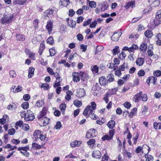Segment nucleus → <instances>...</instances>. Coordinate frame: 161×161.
I'll return each mask as SVG.
<instances>
[{
	"instance_id": "nucleus-58",
	"label": "nucleus",
	"mask_w": 161,
	"mask_h": 161,
	"mask_svg": "<svg viewBox=\"0 0 161 161\" xmlns=\"http://www.w3.org/2000/svg\"><path fill=\"white\" fill-rule=\"evenodd\" d=\"M49 85L47 83H45L42 84L41 85V87L43 88L44 89L47 90L49 88Z\"/></svg>"
},
{
	"instance_id": "nucleus-2",
	"label": "nucleus",
	"mask_w": 161,
	"mask_h": 161,
	"mask_svg": "<svg viewBox=\"0 0 161 161\" xmlns=\"http://www.w3.org/2000/svg\"><path fill=\"white\" fill-rule=\"evenodd\" d=\"M29 147L28 146L25 147H21L18 148V150L20 151V152L24 156L26 157H29L30 153L27 152V150H29Z\"/></svg>"
},
{
	"instance_id": "nucleus-50",
	"label": "nucleus",
	"mask_w": 161,
	"mask_h": 161,
	"mask_svg": "<svg viewBox=\"0 0 161 161\" xmlns=\"http://www.w3.org/2000/svg\"><path fill=\"white\" fill-rule=\"evenodd\" d=\"M59 108L62 111L64 112L66 108V105L65 103H62L60 106Z\"/></svg>"
},
{
	"instance_id": "nucleus-24",
	"label": "nucleus",
	"mask_w": 161,
	"mask_h": 161,
	"mask_svg": "<svg viewBox=\"0 0 161 161\" xmlns=\"http://www.w3.org/2000/svg\"><path fill=\"white\" fill-rule=\"evenodd\" d=\"M17 106L14 103H12L8 105L7 108L8 109L10 110H14L16 108Z\"/></svg>"
},
{
	"instance_id": "nucleus-3",
	"label": "nucleus",
	"mask_w": 161,
	"mask_h": 161,
	"mask_svg": "<svg viewBox=\"0 0 161 161\" xmlns=\"http://www.w3.org/2000/svg\"><path fill=\"white\" fill-rule=\"evenodd\" d=\"M34 118L32 112L30 110H27V113L25 115V119L26 121L32 120Z\"/></svg>"
},
{
	"instance_id": "nucleus-33",
	"label": "nucleus",
	"mask_w": 161,
	"mask_h": 161,
	"mask_svg": "<svg viewBox=\"0 0 161 161\" xmlns=\"http://www.w3.org/2000/svg\"><path fill=\"white\" fill-rule=\"evenodd\" d=\"M147 48V45L146 43H143L140 47V49L142 51H145Z\"/></svg>"
},
{
	"instance_id": "nucleus-11",
	"label": "nucleus",
	"mask_w": 161,
	"mask_h": 161,
	"mask_svg": "<svg viewBox=\"0 0 161 161\" xmlns=\"http://www.w3.org/2000/svg\"><path fill=\"white\" fill-rule=\"evenodd\" d=\"M157 79V78L154 76H150L149 77L147 81V82L148 85L150 82H152L153 84H154L156 81Z\"/></svg>"
},
{
	"instance_id": "nucleus-54",
	"label": "nucleus",
	"mask_w": 161,
	"mask_h": 161,
	"mask_svg": "<svg viewBox=\"0 0 161 161\" xmlns=\"http://www.w3.org/2000/svg\"><path fill=\"white\" fill-rule=\"evenodd\" d=\"M53 13V11L51 9H49L46 10L45 12V14L47 15L52 14Z\"/></svg>"
},
{
	"instance_id": "nucleus-4",
	"label": "nucleus",
	"mask_w": 161,
	"mask_h": 161,
	"mask_svg": "<svg viewBox=\"0 0 161 161\" xmlns=\"http://www.w3.org/2000/svg\"><path fill=\"white\" fill-rule=\"evenodd\" d=\"M47 108L46 107H43L42 110L40 112L39 114L37 116V118L39 119H41L43 116H45L47 112Z\"/></svg>"
},
{
	"instance_id": "nucleus-29",
	"label": "nucleus",
	"mask_w": 161,
	"mask_h": 161,
	"mask_svg": "<svg viewBox=\"0 0 161 161\" xmlns=\"http://www.w3.org/2000/svg\"><path fill=\"white\" fill-rule=\"evenodd\" d=\"M41 131L39 130H36L35 131L34 133L33 136L36 139L39 138L40 135L41 134Z\"/></svg>"
},
{
	"instance_id": "nucleus-21",
	"label": "nucleus",
	"mask_w": 161,
	"mask_h": 161,
	"mask_svg": "<svg viewBox=\"0 0 161 161\" xmlns=\"http://www.w3.org/2000/svg\"><path fill=\"white\" fill-rule=\"evenodd\" d=\"M69 3V0H60L59 4L64 7L67 6Z\"/></svg>"
},
{
	"instance_id": "nucleus-41",
	"label": "nucleus",
	"mask_w": 161,
	"mask_h": 161,
	"mask_svg": "<svg viewBox=\"0 0 161 161\" xmlns=\"http://www.w3.org/2000/svg\"><path fill=\"white\" fill-rule=\"evenodd\" d=\"M49 52L50 55L51 56H53L56 54V51L55 48L53 47L52 48L49 50Z\"/></svg>"
},
{
	"instance_id": "nucleus-56",
	"label": "nucleus",
	"mask_w": 161,
	"mask_h": 161,
	"mask_svg": "<svg viewBox=\"0 0 161 161\" xmlns=\"http://www.w3.org/2000/svg\"><path fill=\"white\" fill-rule=\"evenodd\" d=\"M153 74L155 76H159L161 75V71L159 70H157L154 71Z\"/></svg>"
},
{
	"instance_id": "nucleus-16",
	"label": "nucleus",
	"mask_w": 161,
	"mask_h": 161,
	"mask_svg": "<svg viewBox=\"0 0 161 161\" xmlns=\"http://www.w3.org/2000/svg\"><path fill=\"white\" fill-rule=\"evenodd\" d=\"M73 76V80L74 81L78 82L79 81L80 79L79 77V74L76 73H73L72 74Z\"/></svg>"
},
{
	"instance_id": "nucleus-39",
	"label": "nucleus",
	"mask_w": 161,
	"mask_h": 161,
	"mask_svg": "<svg viewBox=\"0 0 161 161\" xmlns=\"http://www.w3.org/2000/svg\"><path fill=\"white\" fill-rule=\"evenodd\" d=\"M44 103V102L42 100H38L36 103V106L38 108L42 106Z\"/></svg>"
},
{
	"instance_id": "nucleus-7",
	"label": "nucleus",
	"mask_w": 161,
	"mask_h": 161,
	"mask_svg": "<svg viewBox=\"0 0 161 161\" xmlns=\"http://www.w3.org/2000/svg\"><path fill=\"white\" fill-rule=\"evenodd\" d=\"M53 27V23L50 20L47 21L46 25V28L48 32L50 33L52 31V29Z\"/></svg>"
},
{
	"instance_id": "nucleus-15",
	"label": "nucleus",
	"mask_w": 161,
	"mask_h": 161,
	"mask_svg": "<svg viewBox=\"0 0 161 161\" xmlns=\"http://www.w3.org/2000/svg\"><path fill=\"white\" fill-rule=\"evenodd\" d=\"M99 83L101 86H104L107 84L106 80L104 77H100L99 79Z\"/></svg>"
},
{
	"instance_id": "nucleus-17",
	"label": "nucleus",
	"mask_w": 161,
	"mask_h": 161,
	"mask_svg": "<svg viewBox=\"0 0 161 161\" xmlns=\"http://www.w3.org/2000/svg\"><path fill=\"white\" fill-rule=\"evenodd\" d=\"M41 119L43 126L46 125L50 122V119L46 117L42 118Z\"/></svg>"
},
{
	"instance_id": "nucleus-49",
	"label": "nucleus",
	"mask_w": 161,
	"mask_h": 161,
	"mask_svg": "<svg viewBox=\"0 0 161 161\" xmlns=\"http://www.w3.org/2000/svg\"><path fill=\"white\" fill-rule=\"evenodd\" d=\"M126 56V54L124 52H122L119 55V57L121 59H123Z\"/></svg>"
},
{
	"instance_id": "nucleus-60",
	"label": "nucleus",
	"mask_w": 161,
	"mask_h": 161,
	"mask_svg": "<svg viewBox=\"0 0 161 161\" xmlns=\"http://www.w3.org/2000/svg\"><path fill=\"white\" fill-rule=\"evenodd\" d=\"M124 106L127 108H129L130 107L131 105L128 102H126L124 103Z\"/></svg>"
},
{
	"instance_id": "nucleus-37",
	"label": "nucleus",
	"mask_w": 161,
	"mask_h": 161,
	"mask_svg": "<svg viewBox=\"0 0 161 161\" xmlns=\"http://www.w3.org/2000/svg\"><path fill=\"white\" fill-rule=\"evenodd\" d=\"M16 39L17 40L24 41L25 40V37L20 34L16 36Z\"/></svg>"
},
{
	"instance_id": "nucleus-42",
	"label": "nucleus",
	"mask_w": 161,
	"mask_h": 161,
	"mask_svg": "<svg viewBox=\"0 0 161 161\" xmlns=\"http://www.w3.org/2000/svg\"><path fill=\"white\" fill-rule=\"evenodd\" d=\"M137 111V109L136 108H134L131 112L130 113V114H131V115L130 114V116L131 117H132L134 115H136V111Z\"/></svg>"
},
{
	"instance_id": "nucleus-14",
	"label": "nucleus",
	"mask_w": 161,
	"mask_h": 161,
	"mask_svg": "<svg viewBox=\"0 0 161 161\" xmlns=\"http://www.w3.org/2000/svg\"><path fill=\"white\" fill-rule=\"evenodd\" d=\"M44 144L40 145L36 142H34L32 144V148L34 149H40L43 147Z\"/></svg>"
},
{
	"instance_id": "nucleus-55",
	"label": "nucleus",
	"mask_w": 161,
	"mask_h": 161,
	"mask_svg": "<svg viewBox=\"0 0 161 161\" xmlns=\"http://www.w3.org/2000/svg\"><path fill=\"white\" fill-rule=\"evenodd\" d=\"M156 17L157 19H160L161 18V9L158 10L156 13Z\"/></svg>"
},
{
	"instance_id": "nucleus-1",
	"label": "nucleus",
	"mask_w": 161,
	"mask_h": 161,
	"mask_svg": "<svg viewBox=\"0 0 161 161\" xmlns=\"http://www.w3.org/2000/svg\"><path fill=\"white\" fill-rule=\"evenodd\" d=\"M14 16L12 14H4L1 18V22L3 24L6 25L12 22Z\"/></svg>"
},
{
	"instance_id": "nucleus-32",
	"label": "nucleus",
	"mask_w": 161,
	"mask_h": 161,
	"mask_svg": "<svg viewBox=\"0 0 161 161\" xmlns=\"http://www.w3.org/2000/svg\"><path fill=\"white\" fill-rule=\"evenodd\" d=\"M74 104L77 107H80L82 104L81 101L78 100H75L74 101Z\"/></svg>"
},
{
	"instance_id": "nucleus-5",
	"label": "nucleus",
	"mask_w": 161,
	"mask_h": 161,
	"mask_svg": "<svg viewBox=\"0 0 161 161\" xmlns=\"http://www.w3.org/2000/svg\"><path fill=\"white\" fill-rule=\"evenodd\" d=\"M142 93V92H140L135 96L133 98V100L136 103L138 102L140 100H141Z\"/></svg>"
},
{
	"instance_id": "nucleus-31",
	"label": "nucleus",
	"mask_w": 161,
	"mask_h": 161,
	"mask_svg": "<svg viewBox=\"0 0 161 161\" xmlns=\"http://www.w3.org/2000/svg\"><path fill=\"white\" fill-rule=\"evenodd\" d=\"M90 107H91V106H90V105L86 107L85 108V109L84 110V111L83 114L85 116H86V117H87L89 116V113H89L88 110H89V109H88V108H89Z\"/></svg>"
},
{
	"instance_id": "nucleus-46",
	"label": "nucleus",
	"mask_w": 161,
	"mask_h": 161,
	"mask_svg": "<svg viewBox=\"0 0 161 161\" xmlns=\"http://www.w3.org/2000/svg\"><path fill=\"white\" fill-rule=\"evenodd\" d=\"M90 132L92 133V137H94L96 136L97 132L96 130L94 129H91L89 130Z\"/></svg>"
},
{
	"instance_id": "nucleus-43",
	"label": "nucleus",
	"mask_w": 161,
	"mask_h": 161,
	"mask_svg": "<svg viewBox=\"0 0 161 161\" xmlns=\"http://www.w3.org/2000/svg\"><path fill=\"white\" fill-rule=\"evenodd\" d=\"M102 6L103 7L101 8V9L102 11H103L107 9V8L108 7L107 2H104L102 4Z\"/></svg>"
},
{
	"instance_id": "nucleus-23",
	"label": "nucleus",
	"mask_w": 161,
	"mask_h": 161,
	"mask_svg": "<svg viewBox=\"0 0 161 161\" xmlns=\"http://www.w3.org/2000/svg\"><path fill=\"white\" fill-rule=\"evenodd\" d=\"M156 37L157 39L156 41L157 44L158 45H161V34H158Z\"/></svg>"
},
{
	"instance_id": "nucleus-64",
	"label": "nucleus",
	"mask_w": 161,
	"mask_h": 161,
	"mask_svg": "<svg viewBox=\"0 0 161 161\" xmlns=\"http://www.w3.org/2000/svg\"><path fill=\"white\" fill-rule=\"evenodd\" d=\"M154 24L156 26L158 25L161 23V21L159 19H155L154 21Z\"/></svg>"
},
{
	"instance_id": "nucleus-48",
	"label": "nucleus",
	"mask_w": 161,
	"mask_h": 161,
	"mask_svg": "<svg viewBox=\"0 0 161 161\" xmlns=\"http://www.w3.org/2000/svg\"><path fill=\"white\" fill-rule=\"evenodd\" d=\"M89 5L92 8H95L96 7V3L94 1H90L89 2Z\"/></svg>"
},
{
	"instance_id": "nucleus-44",
	"label": "nucleus",
	"mask_w": 161,
	"mask_h": 161,
	"mask_svg": "<svg viewBox=\"0 0 161 161\" xmlns=\"http://www.w3.org/2000/svg\"><path fill=\"white\" fill-rule=\"evenodd\" d=\"M47 42L51 45H52L53 42V39L52 36L48 38L47 41Z\"/></svg>"
},
{
	"instance_id": "nucleus-26",
	"label": "nucleus",
	"mask_w": 161,
	"mask_h": 161,
	"mask_svg": "<svg viewBox=\"0 0 161 161\" xmlns=\"http://www.w3.org/2000/svg\"><path fill=\"white\" fill-rule=\"evenodd\" d=\"M128 66L127 64H123L119 67V69L121 71H124L125 69H128Z\"/></svg>"
},
{
	"instance_id": "nucleus-40",
	"label": "nucleus",
	"mask_w": 161,
	"mask_h": 161,
	"mask_svg": "<svg viewBox=\"0 0 161 161\" xmlns=\"http://www.w3.org/2000/svg\"><path fill=\"white\" fill-rule=\"evenodd\" d=\"M29 106V103L27 102L23 103L21 105V107L24 109H27Z\"/></svg>"
},
{
	"instance_id": "nucleus-63",
	"label": "nucleus",
	"mask_w": 161,
	"mask_h": 161,
	"mask_svg": "<svg viewBox=\"0 0 161 161\" xmlns=\"http://www.w3.org/2000/svg\"><path fill=\"white\" fill-rule=\"evenodd\" d=\"M77 39L80 41H81L83 40V36L81 34H79L77 36Z\"/></svg>"
},
{
	"instance_id": "nucleus-8",
	"label": "nucleus",
	"mask_w": 161,
	"mask_h": 161,
	"mask_svg": "<svg viewBox=\"0 0 161 161\" xmlns=\"http://www.w3.org/2000/svg\"><path fill=\"white\" fill-rule=\"evenodd\" d=\"M25 52L28 55L29 58L33 60L35 59V54L34 53L31 52L27 49L25 50Z\"/></svg>"
},
{
	"instance_id": "nucleus-47",
	"label": "nucleus",
	"mask_w": 161,
	"mask_h": 161,
	"mask_svg": "<svg viewBox=\"0 0 161 161\" xmlns=\"http://www.w3.org/2000/svg\"><path fill=\"white\" fill-rule=\"evenodd\" d=\"M92 20V19H89L87 21H84L83 23V25L85 27L89 25L91 22Z\"/></svg>"
},
{
	"instance_id": "nucleus-9",
	"label": "nucleus",
	"mask_w": 161,
	"mask_h": 161,
	"mask_svg": "<svg viewBox=\"0 0 161 161\" xmlns=\"http://www.w3.org/2000/svg\"><path fill=\"white\" fill-rule=\"evenodd\" d=\"M82 143V142L80 141H77L75 140L71 142L70 143V146L72 147H79Z\"/></svg>"
},
{
	"instance_id": "nucleus-61",
	"label": "nucleus",
	"mask_w": 161,
	"mask_h": 161,
	"mask_svg": "<svg viewBox=\"0 0 161 161\" xmlns=\"http://www.w3.org/2000/svg\"><path fill=\"white\" fill-rule=\"evenodd\" d=\"M21 89H22L21 86H18L14 91H13V92H14L15 93H17V92H20L21 90Z\"/></svg>"
},
{
	"instance_id": "nucleus-45",
	"label": "nucleus",
	"mask_w": 161,
	"mask_h": 161,
	"mask_svg": "<svg viewBox=\"0 0 161 161\" xmlns=\"http://www.w3.org/2000/svg\"><path fill=\"white\" fill-rule=\"evenodd\" d=\"M102 139L103 141H105L106 140H110L112 139V137L108 135H105L104 136L102 137Z\"/></svg>"
},
{
	"instance_id": "nucleus-30",
	"label": "nucleus",
	"mask_w": 161,
	"mask_h": 161,
	"mask_svg": "<svg viewBox=\"0 0 161 161\" xmlns=\"http://www.w3.org/2000/svg\"><path fill=\"white\" fill-rule=\"evenodd\" d=\"M144 155L146 158V161H153V158L152 155L148 154Z\"/></svg>"
},
{
	"instance_id": "nucleus-27",
	"label": "nucleus",
	"mask_w": 161,
	"mask_h": 161,
	"mask_svg": "<svg viewBox=\"0 0 161 161\" xmlns=\"http://www.w3.org/2000/svg\"><path fill=\"white\" fill-rule=\"evenodd\" d=\"M107 66L109 69H114V70H115L118 68V66H117L115 65L114 64L112 63H110L108 64L107 65Z\"/></svg>"
},
{
	"instance_id": "nucleus-53",
	"label": "nucleus",
	"mask_w": 161,
	"mask_h": 161,
	"mask_svg": "<svg viewBox=\"0 0 161 161\" xmlns=\"http://www.w3.org/2000/svg\"><path fill=\"white\" fill-rule=\"evenodd\" d=\"M15 132V130L13 128L9 129L8 131V134L9 135H13Z\"/></svg>"
},
{
	"instance_id": "nucleus-13",
	"label": "nucleus",
	"mask_w": 161,
	"mask_h": 161,
	"mask_svg": "<svg viewBox=\"0 0 161 161\" xmlns=\"http://www.w3.org/2000/svg\"><path fill=\"white\" fill-rule=\"evenodd\" d=\"M120 35V33H115L112 36L111 39L114 41H117L119 40Z\"/></svg>"
},
{
	"instance_id": "nucleus-18",
	"label": "nucleus",
	"mask_w": 161,
	"mask_h": 161,
	"mask_svg": "<svg viewBox=\"0 0 161 161\" xmlns=\"http://www.w3.org/2000/svg\"><path fill=\"white\" fill-rule=\"evenodd\" d=\"M91 115L93 116L94 114V110L96 109V104L94 102H92L91 103Z\"/></svg>"
},
{
	"instance_id": "nucleus-25",
	"label": "nucleus",
	"mask_w": 161,
	"mask_h": 161,
	"mask_svg": "<svg viewBox=\"0 0 161 161\" xmlns=\"http://www.w3.org/2000/svg\"><path fill=\"white\" fill-rule=\"evenodd\" d=\"M115 125V122L114 121L111 120L107 124L108 126L110 129L113 128Z\"/></svg>"
},
{
	"instance_id": "nucleus-36",
	"label": "nucleus",
	"mask_w": 161,
	"mask_h": 161,
	"mask_svg": "<svg viewBox=\"0 0 161 161\" xmlns=\"http://www.w3.org/2000/svg\"><path fill=\"white\" fill-rule=\"evenodd\" d=\"M62 79H61L60 77L59 78V79H58V80H56V82L53 85V86L54 87H56L58 86H60V82H61L62 81Z\"/></svg>"
},
{
	"instance_id": "nucleus-38",
	"label": "nucleus",
	"mask_w": 161,
	"mask_h": 161,
	"mask_svg": "<svg viewBox=\"0 0 161 161\" xmlns=\"http://www.w3.org/2000/svg\"><path fill=\"white\" fill-rule=\"evenodd\" d=\"M153 126L156 129H161V123H157L156 122H154L153 123Z\"/></svg>"
},
{
	"instance_id": "nucleus-6",
	"label": "nucleus",
	"mask_w": 161,
	"mask_h": 161,
	"mask_svg": "<svg viewBox=\"0 0 161 161\" xmlns=\"http://www.w3.org/2000/svg\"><path fill=\"white\" fill-rule=\"evenodd\" d=\"M93 158H99L101 157L100 152L98 150L94 151L92 153Z\"/></svg>"
},
{
	"instance_id": "nucleus-34",
	"label": "nucleus",
	"mask_w": 161,
	"mask_h": 161,
	"mask_svg": "<svg viewBox=\"0 0 161 161\" xmlns=\"http://www.w3.org/2000/svg\"><path fill=\"white\" fill-rule=\"evenodd\" d=\"M113 54L114 55L118 54L119 52V47L118 46H116L114 48L113 50Z\"/></svg>"
},
{
	"instance_id": "nucleus-10",
	"label": "nucleus",
	"mask_w": 161,
	"mask_h": 161,
	"mask_svg": "<svg viewBox=\"0 0 161 161\" xmlns=\"http://www.w3.org/2000/svg\"><path fill=\"white\" fill-rule=\"evenodd\" d=\"M80 76L81 77L82 80H85L86 79H87L88 77V75L87 74L84 72H80L79 74Z\"/></svg>"
},
{
	"instance_id": "nucleus-22",
	"label": "nucleus",
	"mask_w": 161,
	"mask_h": 161,
	"mask_svg": "<svg viewBox=\"0 0 161 161\" xmlns=\"http://www.w3.org/2000/svg\"><path fill=\"white\" fill-rule=\"evenodd\" d=\"M107 82H110L114 80V75L112 74H110L107 76Z\"/></svg>"
},
{
	"instance_id": "nucleus-62",
	"label": "nucleus",
	"mask_w": 161,
	"mask_h": 161,
	"mask_svg": "<svg viewBox=\"0 0 161 161\" xmlns=\"http://www.w3.org/2000/svg\"><path fill=\"white\" fill-rule=\"evenodd\" d=\"M143 101H146L147 100V94H145L142 95V99Z\"/></svg>"
},
{
	"instance_id": "nucleus-20",
	"label": "nucleus",
	"mask_w": 161,
	"mask_h": 161,
	"mask_svg": "<svg viewBox=\"0 0 161 161\" xmlns=\"http://www.w3.org/2000/svg\"><path fill=\"white\" fill-rule=\"evenodd\" d=\"M144 35L147 38H151L153 35L152 32L149 30H146L144 33Z\"/></svg>"
},
{
	"instance_id": "nucleus-59",
	"label": "nucleus",
	"mask_w": 161,
	"mask_h": 161,
	"mask_svg": "<svg viewBox=\"0 0 161 161\" xmlns=\"http://www.w3.org/2000/svg\"><path fill=\"white\" fill-rule=\"evenodd\" d=\"M47 71L50 75H53L54 74V72L53 69L50 67L47 68Z\"/></svg>"
},
{
	"instance_id": "nucleus-52",
	"label": "nucleus",
	"mask_w": 161,
	"mask_h": 161,
	"mask_svg": "<svg viewBox=\"0 0 161 161\" xmlns=\"http://www.w3.org/2000/svg\"><path fill=\"white\" fill-rule=\"evenodd\" d=\"M142 151H144L142 147L141 146H138L136 148L135 152L136 153H138L141 152H142Z\"/></svg>"
},
{
	"instance_id": "nucleus-57",
	"label": "nucleus",
	"mask_w": 161,
	"mask_h": 161,
	"mask_svg": "<svg viewBox=\"0 0 161 161\" xmlns=\"http://www.w3.org/2000/svg\"><path fill=\"white\" fill-rule=\"evenodd\" d=\"M62 125H61V122L58 121L56 125L55 126V127L56 129H59L60 127H61Z\"/></svg>"
},
{
	"instance_id": "nucleus-19",
	"label": "nucleus",
	"mask_w": 161,
	"mask_h": 161,
	"mask_svg": "<svg viewBox=\"0 0 161 161\" xmlns=\"http://www.w3.org/2000/svg\"><path fill=\"white\" fill-rule=\"evenodd\" d=\"M144 63V58H138L136 60V63L139 66L142 65Z\"/></svg>"
},
{
	"instance_id": "nucleus-28",
	"label": "nucleus",
	"mask_w": 161,
	"mask_h": 161,
	"mask_svg": "<svg viewBox=\"0 0 161 161\" xmlns=\"http://www.w3.org/2000/svg\"><path fill=\"white\" fill-rule=\"evenodd\" d=\"M78 96L80 97H82L84 96L85 94V91L83 88L80 89L78 93Z\"/></svg>"
},
{
	"instance_id": "nucleus-12",
	"label": "nucleus",
	"mask_w": 161,
	"mask_h": 161,
	"mask_svg": "<svg viewBox=\"0 0 161 161\" xmlns=\"http://www.w3.org/2000/svg\"><path fill=\"white\" fill-rule=\"evenodd\" d=\"M135 5V2L134 1H131L127 3L124 7L126 9H128L130 7L132 8Z\"/></svg>"
},
{
	"instance_id": "nucleus-51",
	"label": "nucleus",
	"mask_w": 161,
	"mask_h": 161,
	"mask_svg": "<svg viewBox=\"0 0 161 161\" xmlns=\"http://www.w3.org/2000/svg\"><path fill=\"white\" fill-rule=\"evenodd\" d=\"M95 140L93 139H90L87 142L88 145H94V144L95 143Z\"/></svg>"
},
{
	"instance_id": "nucleus-35",
	"label": "nucleus",
	"mask_w": 161,
	"mask_h": 161,
	"mask_svg": "<svg viewBox=\"0 0 161 161\" xmlns=\"http://www.w3.org/2000/svg\"><path fill=\"white\" fill-rule=\"evenodd\" d=\"M68 24L69 26L72 28L75 27L76 25V22L75 21H74L73 20H70V21L68 22Z\"/></svg>"
}]
</instances>
